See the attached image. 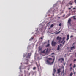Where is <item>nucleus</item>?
Wrapping results in <instances>:
<instances>
[{
  "instance_id": "1",
  "label": "nucleus",
  "mask_w": 76,
  "mask_h": 76,
  "mask_svg": "<svg viewBox=\"0 0 76 76\" xmlns=\"http://www.w3.org/2000/svg\"><path fill=\"white\" fill-rule=\"evenodd\" d=\"M62 39V38H61V37H60L59 36H58L56 39V40H59L58 41L59 43H63V41H64V40H62L61 41Z\"/></svg>"
},
{
  "instance_id": "2",
  "label": "nucleus",
  "mask_w": 76,
  "mask_h": 76,
  "mask_svg": "<svg viewBox=\"0 0 76 76\" xmlns=\"http://www.w3.org/2000/svg\"><path fill=\"white\" fill-rule=\"evenodd\" d=\"M52 46H56V42H54V40H53L52 42Z\"/></svg>"
},
{
  "instance_id": "3",
  "label": "nucleus",
  "mask_w": 76,
  "mask_h": 76,
  "mask_svg": "<svg viewBox=\"0 0 76 76\" xmlns=\"http://www.w3.org/2000/svg\"><path fill=\"white\" fill-rule=\"evenodd\" d=\"M31 56V53H29L28 54V55L27 56V58H30V56Z\"/></svg>"
},
{
  "instance_id": "4",
  "label": "nucleus",
  "mask_w": 76,
  "mask_h": 76,
  "mask_svg": "<svg viewBox=\"0 0 76 76\" xmlns=\"http://www.w3.org/2000/svg\"><path fill=\"white\" fill-rule=\"evenodd\" d=\"M71 21H72V20H71V19H69L68 20V23H69V24H70V22Z\"/></svg>"
},
{
  "instance_id": "5",
  "label": "nucleus",
  "mask_w": 76,
  "mask_h": 76,
  "mask_svg": "<svg viewBox=\"0 0 76 76\" xmlns=\"http://www.w3.org/2000/svg\"><path fill=\"white\" fill-rule=\"evenodd\" d=\"M56 72V69H54L53 70V75L54 76V73H55V72Z\"/></svg>"
},
{
  "instance_id": "6",
  "label": "nucleus",
  "mask_w": 76,
  "mask_h": 76,
  "mask_svg": "<svg viewBox=\"0 0 76 76\" xmlns=\"http://www.w3.org/2000/svg\"><path fill=\"white\" fill-rule=\"evenodd\" d=\"M69 35H67V38L66 39V41H68L69 40Z\"/></svg>"
},
{
  "instance_id": "7",
  "label": "nucleus",
  "mask_w": 76,
  "mask_h": 76,
  "mask_svg": "<svg viewBox=\"0 0 76 76\" xmlns=\"http://www.w3.org/2000/svg\"><path fill=\"white\" fill-rule=\"evenodd\" d=\"M42 48L39 47V51H42Z\"/></svg>"
},
{
  "instance_id": "8",
  "label": "nucleus",
  "mask_w": 76,
  "mask_h": 76,
  "mask_svg": "<svg viewBox=\"0 0 76 76\" xmlns=\"http://www.w3.org/2000/svg\"><path fill=\"white\" fill-rule=\"evenodd\" d=\"M75 46H73L71 47V50H73V49H75Z\"/></svg>"
},
{
  "instance_id": "9",
  "label": "nucleus",
  "mask_w": 76,
  "mask_h": 76,
  "mask_svg": "<svg viewBox=\"0 0 76 76\" xmlns=\"http://www.w3.org/2000/svg\"><path fill=\"white\" fill-rule=\"evenodd\" d=\"M48 53H49V51H48V48H47L46 51L45 52V53L46 54H48Z\"/></svg>"
},
{
  "instance_id": "10",
  "label": "nucleus",
  "mask_w": 76,
  "mask_h": 76,
  "mask_svg": "<svg viewBox=\"0 0 76 76\" xmlns=\"http://www.w3.org/2000/svg\"><path fill=\"white\" fill-rule=\"evenodd\" d=\"M58 73H60V69H58Z\"/></svg>"
},
{
  "instance_id": "11",
  "label": "nucleus",
  "mask_w": 76,
  "mask_h": 76,
  "mask_svg": "<svg viewBox=\"0 0 76 76\" xmlns=\"http://www.w3.org/2000/svg\"><path fill=\"white\" fill-rule=\"evenodd\" d=\"M61 60H62V61H64V58H61L60 59H58L59 61H60Z\"/></svg>"
},
{
  "instance_id": "12",
  "label": "nucleus",
  "mask_w": 76,
  "mask_h": 76,
  "mask_svg": "<svg viewBox=\"0 0 76 76\" xmlns=\"http://www.w3.org/2000/svg\"><path fill=\"white\" fill-rule=\"evenodd\" d=\"M55 60V57H54V58L53 59V61L51 63V64H53V63L54 62Z\"/></svg>"
},
{
  "instance_id": "13",
  "label": "nucleus",
  "mask_w": 76,
  "mask_h": 76,
  "mask_svg": "<svg viewBox=\"0 0 76 76\" xmlns=\"http://www.w3.org/2000/svg\"><path fill=\"white\" fill-rule=\"evenodd\" d=\"M71 1H70L69 3H68V4H69V5H72V4H73L71 3Z\"/></svg>"
},
{
  "instance_id": "14",
  "label": "nucleus",
  "mask_w": 76,
  "mask_h": 76,
  "mask_svg": "<svg viewBox=\"0 0 76 76\" xmlns=\"http://www.w3.org/2000/svg\"><path fill=\"white\" fill-rule=\"evenodd\" d=\"M38 71L40 72H41V69H39V68H38Z\"/></svg>"
},
{
  "instance_id": "15",
  "label": "nucleus",
  "mask_w": 76,
  "mask_h": 76,
  "mask_svg": "<svg viewBox=\"0 0 76 76\" xmlns=\"http://www.w3.org/2000/svg\"><path fill=\"white\" fill-rule=\"evenodd\" d=\"M45 50L43 51H42L41 52V53H43L44 54V53H45Z\"/></svg>"
},
{
  "instance_id": "16",
  "label": "nucleus",
  "mask_w": 76,
  "mask_h": 76,
  "mask_svg": "<svg viewBox=\"0 0 76 76\" xmlns=\"http://www.w3.org/2000/svg\"><path fill=\"white\" fill-rule=\"evenodd\" d=\"M57 50H60V45H58L57 49Z\"/></svg>"
},
{
  "instance_id": "17",
  "label": "nucleus",
  "mask_w": 76,
  "mask_h": 76,
  "mask_svg": "<svg viewBox=\"0 0 76 76\" xmlns=\"http://www.w3.org/2000/svg\"><path fill=\"white\" fill-rule=\"evenodd\" d=\"M50 46V44H48L47 45L45 46L46 47H49Z\"/></svg>"
},
{
  "instance_id": "18",
  "label": "nucleus",
  "mask_w": 76,
  "mask_h": 76,
  "mask_svg": "<svg viewBox=\"0 0 76 76\" xmlns=\"http://www.w3.org/2000/svg\"><path fill=\"white\" fill-rule=\"evenodd\" d=\"M53 26H54V24H52L50 26V28H53Z\"/></svg>"
},
{
  "instance_id": "19",
  "label": "nucleus",
  "mask_w": 76,
  "mask_h": 76,
  "mask_svg": "<svg viewBox=\"0 0 76 76\" xmlns=\"http://www.w3.org/2000/svg\"><path fill=\"white\" fill-rule=\"evenodd\" d=\"M47 62L48 64H50V62L48 60H47Z\"/></svg>"
},
{
  "instance_id": "20",
  "label": "nucleus",
  "mask_w": 76,
  "mask_h": 76,
  "mask_svg": "<svg viewBox=\"0 0 76 76\" xmlns=\"http://www.w3.org/2000/svg\"><path fill=\"white\" fill-rule=\"evenodd\" d=\"M72 75H73V73H72V72H71L70 74V76H72Z\"/></svg>"
},
{
  "instance_id": "21",
  "label": "nucleus",
  "mask_w": 76,
  "mask_h": 76,
  "mask_svg": "<svg viewBox=\"0 0 76 76\" xmlns=\"http://www.w3.org/2000/svg\"><path fill=\"white\" fill-rule=\"evenodd\" d=\"M65 39V37H64L63 38V41H64V40Z\"/></svg>"
},
{
  "instance_id": "22",
  "label": "nucleus",
  "mask_w": 76,
  "mask_h": 76,
  "mask_svg": "<svg viewBox=\"0 0 76 76\" xmlns=\"http://www.w3.org/2000/svg\"><path fill=\"white\" fill-rule=\"evenodd\" d=\"M35 69H36V67H34L33 68V70H35Z\"/></svg>"
},
{
  "instance_id": "23",
  "label": "nucleus",
  "mask_w": 76,
  "mask_h": 76,
  "mask_svg": "<svg viewBox=\"0 0 76 76\" xmlns=\"http://www.w3.org/2000/svg\"><path fill=\"white\" fill-rule=\"evenodd\" d=\"M73 68H75V67H76V65L75 64H74V66H73Z\"/></svg>"
},
{
  "instance_id": "24",
  "label": "nucleus",
  "mask_w": 76,
  "mask_h": 76,
  "mask_svg": "<svg viewBox=\"0 0 76 76\" xmlns=\"http://www.w3.org/2000/svg\"><path fill=\"white\" fill-rule=\"evenodd\" d=\"M34 39V38H30V41H31V40H32V39Z\"/></svg>"
},
{
  "instance_id": "25",
  "label": "nucleus",
  "mask_w": 76,
  "mask_h": 76,
  "mask_svg": "<svg viewBox=\"0 0 76 76\" xmlns=\"http://www.w3.org/2000/svg\"><path fill=\"white\" fill-rule=\"evenodd\" d=\"M59 26H61V23H60L59 25Z\"/></svg>"
},
{
  "instance_id": "26",
  "label": "nucleus",
  "mask_w": 76,
  "mask_h": 76,
  "mask_svg": "<svg viewBox=\"0 0 76 76\" xmlns=\"http://www.w3.org/2000/svg\"><path fill=\"white\" fill-rule=\"evenodd\" d=\"M48 60H52V58H48Z\"/></svg>"
},
{
  "instance_id": "27",
  "label": "nucleus",
  "mask_w": 76,
  "mask_h": 76,
  "mask_svg": "<svg viewBox=\"0 0 76 76\" xmlns=\"http://www.w3.org/2000/svg\"><path fill=\"white\" fill-rule=\"evenodd\" d=\"M65 42H66V41H64V42L63 43V44H64V43H65Z\"/></svg>"
},
{
  "instance_id": "28",
  "label": "nucleus",
  "mask_w": 76,
  "mask_h": 76,
  "mask_svg": "<svg viewBox=\"0 0 76 76\" xmlns=\"http://www.w3.org/2000/svg\"><path fill=\"white\" fill-rule=\"evenodd\" d=\"M73 61H76V59H75Z\"/></svg>"
},
{
  "instance_id": "29",
  "label": "nucleus",
  "mask_w": 76,
  "mask_h": 76,
  "mask_svg": "<svg viewBox=\"0 0 76 76\" xmlns=\"http://www.w3.org/2000/svg\"><path fill=\"white\" fill-rule=\"evenodd\" d=\"M68 10H71V8H68Z\"/></svg>"
},
{
  "instance_id": "30",
  "label": "nucleus",
  "mask_w": 76,
  "mask_h": 76,
  "mask_svg": "<svg viewBox=\"0 0 76 76\" xmlns=\"http://www.w3.org/2000/svg\"><path fill=\"white\" fill-rule=\"evenodd\" d=\"M43 39V38H42V37H40V39Z\"/></svg>"
},
{
  "instance_id": "31",
  "label": "nucleus",
  "mask_w": 76,
  "mask_h": 76,
  "mask_svg": "<svg viewBox=\"0 0 76 76\" xmlns=\"http://www.w3.org/2000/svg\"><path fill=\"white\" fill-rule=\"evenodd\" d=\"M72 64L71 63L70 64V66H72Z\"/></svg>"
},
{
  "instance_id": "32",
  "label": "nucleus",
  "mask_w": 76,
  "mask_h": 76,
  "mask_svg": "<svg viewBox=\"0 0 76 76\" xmlns=\"http://www.w3.org/2000/svg\"><path fill=\"white\" fill-rule=\"evenodd\" d=\"M74 2H75V3H76V0H74Z\"/></svg>"
},
{
  "instance_id": "33",
  "label": "nucleus",
  "mask_w": 76,
  "mask_h": 76,
  "mask_svg": "<svg viewBox=\"0 0 76 76\" xmlns=\"http://www.w3.org/2000/svg\"><path fill=\"white\" fill-rule=\"evenodd\" d=\"M26 56V55H23V57H25Z\"/></svg>"
},
{
  "instance_id": "34",
  "label": "nucleus",
  "mask_w": 76,
  "mask_h": 76,
  "mask_svg": "<svg viewBox=\"0 0 76 76\" xmlns=\"http://www.w3.org/2000/svg\"><path fill=\"white\" fill-rule=\"evenodd\" d=\"M73 10H75V9H76V8H73Z\"/></svg>"
},
{
  "instance_id": "35",
  "label": "nucleus",
  "mask_w": 76,
  "mask_h": 76,
  "mask_svg": "<svg viewBox=\"0 0 76 76\" xmlns=\"http://www.w3.org/2000/svg\"><path fill=\"white\" fill-rule=\"evenodd\" d=\"M30 69V68H28V70H29Z\"/></svg>"
},
{
  "instance_id": "36",
  "label": "nucleus",
  "mask_w": 76,
  "mask_h": 76,
  "mask_svg": "<svg viewBox=\"0 0 76 76\" xmlns=\"http://www.w3.org/2000/svg\"><path fill=\"white\" fill-rule=\"evenodd\" d=\"M70 37V38H72V37H73V36H71Z\"/></svg>"
},
{
  "instance_id": "37",
  "label": "nucleus",
  "mask_w": 76,
  "mask_h": 76,
  "mask_svg": "<svg viewBox=\"0 0 76 76\" xmlns=\"http://www.w3.org/2000/svg\"><path fill=\"white\" fill-rule=\"evenodd\" d=\"M74 19L76 20V18H73Z\"/></svg>"
},
{
  "instance_id": "38",
  "label": "nucleus",
  "mask_w": 76,
  "mask_h": 76,
  "mask_svg": "<svg viewBox=\"0 0 76 76\" xmlns=\"http://www.w3.org/2000/svg\"><path fill=\"white\" fill-rule=\"evenodd\" d=\"M70 69L71 70H72V67H70Z\"/></svg>"
},
{
  "instance_id": "39",
  "label": "nucleus",
  "mask_w": 76,
  "mask_h": 76,
  "mask_svg": "<svg viewBox=\"0 0 76 76\" xmlns=\"http://www.w3.org/2000/svg\"><path fill=\"white\" fill-rule=\"evenodd\" d=\"M71 8H72V7H73V6H71Z\"/></svg>"
},
{
  "instance_id": "40",
  "label": "nucleus",
  "mask_w": 76,
  "mask_h": 76,
  "mask_svg": "<svg viewBox=\"0 0 76 76\" xmlns=\"http://www.w3.org/2000/svg\"><path fill=\"white\" fill-rule=\"evenodd\" d=\"M58 19H60V17H58Z\"/></svg>"
},
{
  "instance_id": "41",
  "label": "nucleus",
  "mask_w": 76,
  "mask_h": 76,
  "mask_svg": "<svg viewBox=\"0 0 76 76\" xmlns=\"http://www.w3.org/2000/svg\"><path fill=\"white\" fill-rule=\"evenodd\" d=\"M54 53H52V54H54Z\"/></svg>"
},
{
  "instance_id": "42",
  "label": "nucleus",
  "mask_w": 76,
  "mask_h": 76,
  "mask_svg": "<svg viewBox=\"0 0 76 76\" xmlns=\"http://www.w3.org/2000/svg\"><path fill=\"white\" fill-rule=\"evenodd\" d=\"M62 45V44H60V45H61H61Z\"/></svg>"
},
{
  "instance_id": "43",
  "label": "nucleus",
  "mask_w": 76,
  "mask_h": 76,
  "mask_svg": "<svg viewBox=\"0 0 76 76\" xmlns=\"http://www.w3.org/2000/svg\"><path fill=\"white\" fill-rule=\"evenodd\" d=\"M60 33L59 32L57 33V34H59Z\"/></svg>"
},
{
  "instance_id": "44",
  "label": "nucleus",
  "mask_w": 76,
  "mask_h": 76,
  "mask_svg": "<svg viewBox=\"0 0 76 76\" xmlns=\"http://www.w3.org/2000/svg\"><path fill=\"white\" fill-rule=\"evenodd\" d=\"M75 44V43H73V44Z\"/></svg>"
},
{
  "instance_id": "45",
  "label": "nucleus",
  "mask_w": 76,
  "mask_h": 76,
  "mask_svg": "<svg viewBox=\"0 0 76 76\" xmlns=\"http://www.w3.org/2000/svg\"><path fill=\"white\" fill-rule=\"evenodd\" d=\"M61 31H59V32L60 33V32Z\"/></svg>"
},
{
  "instance_id": "46",
  "label": "nucleus",
  "mask_w": 76,
  "mask_h": 76,
  "mask_svg": "<svg viewBox=\"0 0 76 76\" xmlns=\"http://www.w3.org/2000/svg\"><path fill=\"white\" fill-rule=\"evenodd\" d=\"M65 15H64V16Z\"/></svg>"
},
{
  "instance_id": "47",
  "label": "nucleus",
  "mask_w": 76,
  "mask_h": 76,
  "mask_svg": "<svg viewBox=\"0 0 76 76\" xmlns=\"http://www.w3.org/2000/svg\"><path fill=\"white\" fill-rule=\"evenodd\" d=\"M20 69H21L20 68Z\"/></svg>"
},
{
  "instance_id": "48",
  "label": "nucleus",
  "mask_w": 76,
  "mask_h": 76,
  "mask_svg": "<svg viewBox=\"0 0 76 76\" xmlns=\"http://www.w3.org/2000/svg\"><path fill=\"white\" fill-rule=\"evenodd\" d=\"M52 57H54V56H52Z\"/></svg>"
}]
</instances>
